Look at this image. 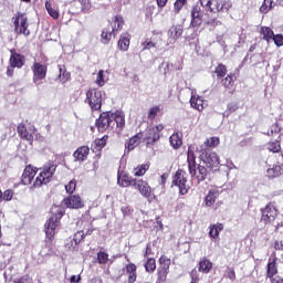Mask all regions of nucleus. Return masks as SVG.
Returning <instances> with one entry per match:
<instances>
[{"mask_svg": "<svg viewBox=\"0 0 283 283\" xmlns=\"http://www.w3.org/2000/svg\"><path fill=\"white\" fill-rule=\"evenodd\" d=\"M56 164L54 161H49L43 165L42 168H34L31 165L24 168L22 174V182L24 185H32L35 189L52 182L54 174H56Z\"/></svg>", "mask_w": 283, "mask_h": 283, "instance_id": "f257e3e1", "label": "nucleus"}, {"mask_svg": "<svg viewBox=\"0 0 283 283\" xmlns=\"http://www.w3.org/2000/svg\"><path fill=\"white\" fill-rule=\"evenodd\" d=\"M65 216V208L63 206L53 205L51 207V217L44 224V248L48 250L46 255H56V228L61 227V218Z\"/></svg>", "mask_w": 283, "mask_h": 283, "instance_id": "f03ea898", "label": "nucleus"}, {"mask_svg": "<svg viewBox=\"0 0 283 283\" xmlns=\"http://www.w3.org/2000/svg\"><path fill=\"white\" fill-rule=\"evenodd\" d=\"M199 3L206 12L216 14L218 12H227L233 8V3L230 0H199Z\"/></svg>", "mask_w": 283, "mask_h": 283, "instance_id": "7ed1b4c3", "label": "nucleus"}, {"mask_svg": "<svg viewBox=\"0 0 283 283\" xmlns=\"http://www.w3.org/2000/svg\"><path fill=\"white\" fill-rule=\"evenodd\" d=\"M13 32L17 36H30V22L28 15L22 12H17L13 18Z\"/></svg>", "mask_w": 283, "mask_h": 283, "instance_id": "20e7f679", "label": "nucleus"}, {"mask_svg": "<svg viewBox=\"0 0 283 283\" xmlns=\"http://www.w3.org/2000/svg\"><path fill=\"white\" fill-rule=\"evenodd\" d=\"M260 211L261 222H263V224H273V222L277 220V216H280V210H277L275 201L268 202L264 208L260 209Z\"/></svg>", "mask_w": 283, "mask_h": 283, "instance_id": "39448f33", "label": "nucleus"}, {"mask_svg": "<svg viewBox=\"0 0 283 283\" xmlns=\"http://www.w3.org/2000/svg\"><path fill=\"white\" fill-rule=\"evenodd\" d=\"M85 103L90 105L92 112L101 111V107H103V92L97 88H90L86 92Z\"/></svg>", "mask_w": 283, "mask_h": 283, "instance_id": "423d86ee", "label": "nucleus"}, {"mask_svg": "<svg viewBox=\"0 0 283 283\" xmlns=\"http://www.w3.org/2000/svg\"><path fill=\"white\" fill-rule=\"evenodd\" d=\"M172 187H178L179 196H187L189 193V185H187V171L178 169L172 176Z\"/></svg>", "mask_w": 283, "mask_h": 283, "instance_id": "0eeeda50", "label": "nucleus"}, {"mask_svg": "<svg viewBox=\"0 0 283 283\" xmlns=\"http://www.w3.org/2000/svg\"><path fill=\"white\" fill-rule=\"evenodd\" d=\"M199 158L205 163L209 169H218L220 165V158L218 157V154L214 151H211V149L208 148H200L199 150Z\"/></svg>", "mask_w": 283, "mask_h": 283, "instance_id": "6e6552de", "label": "nucleus"}, {"mask_svg": "<svg viewBox=\"0 0 283 283\" xmlns=\"http://www.w3.org/2000/svg\"><path fill=\"white\" fill-rule=\"evenodd\" d=\"M159 268L157 269V281L156 283L167 282V275H169V268L171 266V259L167 255H161L158 260Z\"/></svg>", "mask_w": 283, "mask_h": 283, "instance_id": "1a4fd4ad", "label": "nucleus"}, {"mask_svg": "<svg viewBox=\"0 0 283 283\" xmlns=\"http://www.w3.org/2000/svg\"><path fill=\"white\" fill-rule=\"evenodd\" d=\"M164 129H165V125L163 124H158L148 128L147 134L144 137V140L147 147L156 145V143L160 140V132H163Z\"/></svg>", "mask_w": 283, "mask_h": 283, "instance_id": "9d476101", "label": "nucleus"}, {"mask_svg": "<svg viewBox=\"0 0 283 283\" xmlns=\"http://www.w3.org/2000/svg\"><path fill=\"white\" fill-rule=\"evenodd\" d=\"M33 73V83L34 85H41V81H45L48 76V66L45 64H41V62H34L32 67Z\"/></svg>", "mask_w": 283, "mask_h": 283, "instance_id": "9b49d317", "label": "nucleus"}, {"mask_svg": "<svg viewBox=\"0 0 283 283\" xmlns=\"http://www.w3.org/2000/svg\"><path fill=\"white\" fill-rule=\"evenodd\" d=\"M112 123H114V120L112 119V113L104 112L96 119L95 126L97 128V132H99V134H104V132H107V129L112 127Z\"/></svg>", "mask_w": 283, "mask_h": 283, "instance_id": "f8f14e48", "label": "nucleus"}, {"mask_svg": "<svg viewBox=\"0 0 283 283\" xmlns=\"http://www.w3.org/2000/svg\"><path fill=\"white\" fill-rule=\"evenodd\" d=\"M17 132H18V136L22 140H27L28 143H30V145L34 143V132H35L34 126H31L28 130V126H25L24 123H20L17 127Z\"/></svg>", "mask_w": 283, "mask_h": 283, "instance_id": "ddd939ff", "label": "nucleus"}, {"mask_svg": "<svg viewBox=\"0 0 283 283\" xmlns=\"http://www.w3.org/2000/svg\"><path fill=\"white\" fill-rule=\"evenodd\" d=\"M133 187H135V189L139 191L143 198L149 199L151 198V193H154V189H151L149 182H147V180L144 179H136Z\"/></svg>", "mask_w": 283, "mask_h": 283, "instance_id": "4468645a", "label": "nucleus"}, {"mask_svg": "<svg viewBox=\"0 0 283 283\" xmlns=\"http://www.w3.org/2000/svg\"><path fill=\"white\" fill-rule=\"evenodd\" d=\"M190 17V28H200V25L205 23V13L202 12V9L198 6L192 7Z\"/></svg>", "mask_w": 283, "mask_h": 283, "instance_id": "2eb2a0df", "label": "nucleus"}, {"mask_svg": "<svg viewBox=\"0 0 283 283\" xmlns=\"http://www.w3.org/2000/svg\"><path fill=\"white\" fill-rule=\"evenodd\" d=\"M10 59L9 64L12 67H17L18 70H21L23 65H25V55L19 53L17 49H10Z\"/></svg>", "mask_w": 283, "mask_h": 283, "instance_id": "dca6fc26", "label": "nucleus"}, {"mask_svg": "<svg viewBox=\"0 0 283 283\" xmlns=\"http://www.w3.org/2000/svg\"><path fill=\"white\" fill-rule=\"evenodd\" d=\"M66 209H83L85 202L78 195H71L63 200Z\"/></svg>", "mask_w": 283, "mask_h": 283, "instance_id": "f3484780", "label": "nucleus"}, {"mask_svg": "<svg viewBox=\"0 0 283 283\" xmlns=\"http://www.w3.org/2000/svg\"><path fill=\"white\" fill-rule=\"evenodd\" d=\"M277 273H280V270L277 269V259L276 256L273 259L270 258L265 268V277L270 281L275 280Z\"/></svg>", "mask_w": 283, "mask_h": 283, "instance_id": "a211bd4d", "label": "nucleus"}, {"mask_svg": "<svg viewBox=\"0 0 283 283\" xmlns=\"http://www.w3.org/2000/svg\"><path fill=\"white\" fill-rule=\"evenodd\" d=\"M143 138H145V135L143 134V132L135 134L133 137L128 138L125 142V149L128 153L134 151V149H136V147H138V145L143 143Z\"/></svg>", "mask_w": 283, "mask_h": 283, "instance_id": "6ab92c4d", "label": "nucleus"}, {"mask_svg": "<svg viewBox=\"0 0 283 283\" xmlns=\"http://www.w3.org/2000/svg\"><path fill=\"white\" fill-rule=\"evenodd\" d=\"M123 25H125V19L123 15L117 14L112 18V21H109L108 28L113 30L114 32V39L116 38V34L123 30Z\"/></svg>", "mask_w": 283, "mask_h": 283, "instance_id": "aec40b11", "label": "nucleus"}, {"mask_svg": "<svg viewBox=\"0 0 283 283\" xmlns=\"http://www.w3.org/2000/svg\"><path fill=\"white\" fill-rule=\"evenodd\" d=\"M90 156V146H80L74 153L73 158L75 163H85Z\"/></svg>", "mask_w": 283, "mask_h": 283, "instance_id": "412c9836", "label": "nucleus"}, {"mask_svg": "<svg viewBox=\"0 0 283 283\" xmlns=\"http://www.w3.org/2000/svg\"><path fill=\"white\" fill-rule=\"evenodd\" d=\"M128 283H135L138 280V266L135 263H128L125 265Z\"/></svg>", "mask_w": 283, "mask_h": 283, "instance_id": "4be33fe9", "label": "nucleus"}, {"mask_svg": "<svg viewBox=\"0 0 283 283\" xmlns=\"http://www.w3.org/2000/svg\"><path fill=\"white\" fill-rule=\"evenodd\" d=\"M193 149H195L193 146H189L187 151V163H188L189 174H196V167L198 166V164L196 163V153Z\"/></svg>", "mask_w": 283, "mask_h": 283, "instance_id": "5701e85b", "label": "nucleus"}, {"mask_svg": "<svg viewBox=\"0 0 283 283\" xmlns=\"http://www.w3.org/2000/svg\"><path fill=\"white\" fill-rule=\"evenodd\" d=\"M190 176L191 178H196L198 185H200V182H205V180H207L209 171L207 170V167L198 165L195 167V174H190Z\"/></svg>", "mask_w": 283, "mask_h": 283, "instance_id": "b1692460", "label": "nucleus"}, {"mask_svg": "<svg viewBox=\"0 0 283 283\" xmlns=\"http://www.w3.org/2000/svg\"><path fill=\"white\" fill-rule=\"evenodd\" d=\"M129 45H132V34L127 32L123 33L117 42L118 50L120 52H127V50H129Z\"/></svg>", "mask_w": 283, "mask_h": 283, "instance_id": "393cba45", "label": "nucleus"}, {"mask_svg": "<svg viewBox=\"0 0 283 283\" xmlns=\"http://www.w3.org/2000/svg\"><path fill=\"white\" fill-rule=\"evenodd\" d=\"M136 182V178L128 176L127 172L118 174L117 176V184L119 187H134Z\"/></svg>", "mask_w": 283, "mask_h": 283, "instance_id": "a878e982", "label": "nucleus"}, {"mask_svg": "<svg viewBox=\"0 0 283 283\" xmlns=\"http://www.w3.org/2000/svg\"><path fill=\"white\" fill-rule=\"evenodd\" d=\"M218 198H220V190H218V188L210 189L205 198L206 207H213Z\"/></svg>", "mask_w": 283, "mask_h": 283, "instance_id": "bb28decb", "label": "nucleus"}, {"mask_svg": "<svg viewBox=\"0 0 283 283\" xmlns=\"http://www.w3.org/2000/svg\"><path fill=\"white\" fill-rule=\"evenodd\" d=\"M213 269V262L211 260L207 259V256H203L198 262V271L199 273H211V270Z\"/></svg>", "mask_w": 283, "mask_h": 283, "instance_id": "cd10ccee", "label": "nucleus"}, {"mask_svg": "<svg viewBox=\"0 0 283 283\" xmlns=\"http://www.w3.org/2000/svg\"><path fill=\"white\" fill-rule=\"evenodd\" d=\"M237 78L235 73H229L226 77H222L221 85L224 90H233Z\"/></svg>", "mask_w": 283, "mask_h": 283, "instance_id": "c85d7f7f", "label": "nucleus"}, {"mask_svg": "<svg viewBox=\"0 0 283 283\" xmlns=\"http://www.w3.org/2000/svg\"><path fill=\"white\" fill-rule=\"evenodd\" d=\"M259 33L266 43H271V41H273V36H275V32H273V29L270 27H261Z\"/></svg>", "mask_w": 283, "mask_h": 283, "instance_id": "c756f323", "label": "nucleus"}, {"mask_svg": "<svg viewBox=\"0 0 283 283\" xmlns=\"http://www.w3.org/2000/svg\"><path fill=\"white\" fill-rule=\"evenodd\" d=\"M111 118L119 129H125V114L122 112L111 113Z\"/></svg>", "mask_w": 283, "mask_h": 283, "instance_id": "7c9ffc66", "label": "nucleus"}, {"mask_svg": "<svg viewBox=\"0 0 283 283\" xmlns=\"http://www.w3.org/2000/svg\"><path fill=\"white\" fill-rule=\"evenodd\" d=\"M224 224L218 222L216 224L209 226V235L213 240H218L220 238V231H223Z\"/></svg>", "mask_w": 283, "mask_h": 283, "instance_id": "2f4dec72", "label": "nucleus"}, {"mask_svg": "<svg viewBox=\"0 0 283 283\" xmlns=\"http://www.w3.org/2000/svg\"><path fill=\"white\" fill-rule=\"evenodd\" d=\"M190 105L197 112H202L205 109V99L201 96L192 95L190 97Z\"/></svg>", "mask_w": 283, "mask_h": 283, "instance_id": "473e14b6", "label": "nucleus"}, {"mask_svg": "<svg viewBox=\"0 0 283 283\" xmlns=\"http://www.w3.org/2000/svg\"><path fill=\"white\" fill-rule=\"evenodd\" d=\"M281 176H282V166L280 165L270 166V168H268L266 170V177L270 178V180L280 178Z\"/></svg>", "mask_w": 283, "mask_h": 283, "instance_id": "72a5a7b5", "label": "nucleus"}, {"mask_svg": "<svg viewBox=\"0 0 283 283\" xmlns=\"http://www.w3.org/2000/svg\"><path fill=\"white\" fill-rule=\"evenodd\" d=\"M169 143L172 149H180L182 147V133H174L169 137Z\"/></svg>", "mask_w": 283, "mask_h": 283, "instance_id": "f704fd0d", "label": "nucleus"}, {"mask_svg": "<svg viewBox=\"0 0 283 283\" xmlns=\"http://www.w3.org/2000/svg\"><path fill=\"white\" fill-rule=\"evenodd\" d=\"M184 29L180 24L172 25L168 30V36L169 39H172V41H177V39H180L182 36Z\"/></svg>", "mask_w": 283, "mask_h": 283, "instance_id": "c9c22d12", "label": "nucleus"}, {"mask_svg": "<svg viewBox=\"0 0 283 283\" xmlns=\"http://www.w3.org/2000/svg\"><path fill=\"white\" fill-rule=\"evenodd\" d=\"M57 70H59V75L57 78L61 83H67V81H70V78H72V74L70 72H67V67H65V65H57Z\"/></svg>", "mask_w": 283, "mask_h": 283, "instance_id": "e433bc0d", "label": "nucleus"}, {"mask_svg": "<svg viewBox=\"0 0 283 283\" xmlns=\"http://www.w3.org/2000/svg\"><path fill=\"white\" fill-rule=\"evenodd\" d=\"M218 145H220V137L213 136V137L207 138L203 142L201 149H216V147H218Z\"/></svg>", "mask_w": 283, "mask_h": 283, "instance_id": "4c0bfd02", "label": "nucleus"}, {"mask_svg": "<svg viewBox=\"0 0 283 283\" xmlns=\"http://www.w3.org/2000/svg\"><path fill=\"white\" fill-rule=\"evenodd\" d=\"M112 36H114L113 29H111L109 27L103 29L101 34L102 43H104V45H107L109 41H112Z\"/></svg>", "mask_w": 283, "mask_h": 283, "instance_id": "58836bf2", "label": "nucleus"}, {"mask_svg": "<svg viewBox=\"0 0 283 283\" xmlns=\"http://www.w3.org/2000/svg\"><path fill=\"white\" fill-rule=\"evenodd\" d=\"M205 25L209 28L210 32H213V30L222 25V21L218 20V18L205 19Z\"/></svg>", "mask_w": 283, "mask_h": 283, "instance_id": "ea45409f", "label": "nucleus"}, {"mask_svg": "<svg viewBox=\"0 0 283 283\" xmlns=\"http://www.w3.org/2000/svg\"><path fill=\"white\" fill-rule=\"evenodd\" d=\"M147 171H149V164H142L134 169V176L140 178L142 176H145Z\"/></svg>", "mask_w": 283, "mask_h": 283, "instance_id": "a19ab883", "label": "nucleus"}, {"mask_svg": "<svg viewBox=\"0 0 283 283\" xmlns=\"http://www.w3.org/2000/svg\"><path fill=\"white\" fill-rule=\"evenodd\" d=\"M259 10L261 14H269L273 10V0H263Z\"/></svg>", "mask_w": 283, "mask_h": 283, "instance_id": "79ce46f5", "label": "nucleus"}, {"mask_svg": "<svg viewBox=\"0 0 283 283\" xmlns=\"http://www.w3.org/2000/svg\"><path fill=\"white\" fill-rule=\"evenodd\" d=\"M144 269H145L146 273H154V271H156V259L147 258V260L144 264Z\"/></svg>", "mask_w": 283, "mask_h": 283, "instance_id": "37998d69", "label": "nucleus"}, {"mask_svg": "<svg viewBox=\"0 0 283 283\" xmlns=\"http://www.w3.org/2000/svg\"><path fill=\"white\" fill-rule=\"evenodd\" d=\"M227 65L219 63L216 67H214V74L217 76V78H224V76H227Z\"/></svg>", "mask_w": 283, "mask_h": 283, "instance_id": "c03bdc74", "label": "nucleus"}, {"mask_svg": "<svg viewBox=\"0 0 283 283\" xmlns=\"http://www.w3.org/2000/svg\"><path fill=\"white\" fill-rule=\"evenodd\" d=\"M107 140H109L108 135H104L102 138H96L94 140L95 149H97V151H101V149H103L107 145Z\"/></svg>", "mask_w": 283, "mask_h": 283, "instance_id": "a18cd8bd", "label": "nucleus"}, {"mask_svg": "<svg viewBox=\"0 0 283 283\" xmlns=\"http://www.w3.org/2000/svg\"><path fill=\"white\" fill-rule=\"evenodd\" d=\"M268 149L272 154H280V151H282V144L280 143V140L270 142L268 143Z\"/></svg>", "mask_w": 283, "mask_h": 283, "instance_id": "49530a36", "label": "nucleus"}, {"mask_svg": "<svg viewBox=\"0 0 283 283\" xmlns=\"http://www.w3.org/2000/svg\"><path fill=\"white\" fill-rule=\"evenodd\" d=\"M161 112V108L160 106H153L149 108L148 111V120H155L156 119V116H158V114H160Z\"/></svg>", "mask_w": 283, "mask_h": 283, "instance_id": "de8ad7c7", "label": "nucleus"}, {"mask_svg": "<svg viewBox=\"0 0 283 283\" xmlns=\"http://www.w3.org/2000/svg\"><path fill=\"white\" fill-rule=\"evenodd\" d=\"M45 8H46V12H49L50 17H52V19H59L60 13L59 10L52 8V3H50V1L45 2Z\"/></svg>", "mask_w": 283, "mask_h": 283, "instance_id": "09e8293b", "label": "nucleus"}, {"mask_svg": "<svg viewBox=\"0 0 283 283\" xmlns=\"http://www.w3.org/2000/svg\"><path fill=\"white\" fill-rule=\"evenodd\" d=\"M97 262L98 264H107L109 262V254L103 251L97 252Z\"/></svg>", "mask_w": 283, "mask_h": 283, "instance_id": "8fccbe9b", "label": "nucleus"}, {"mask_svg": "<svg viewBox=\"0 0 283 283\" xmlns=\"http://www.w3.org/2000/svg\"><path fill=\"white\" fill-rule=\"evenodd\" d=\"M187 6V0H176L174 3V12L175 14H179L180 10Z\"/></svg>", "mask_w": 283, "mask_h": 283, "instance_id": "3c124183", "label": "nucleus"}, {"mask_svg": "<svg viewBox=\"0 0 283 283\" xmlns=\"http://www.w3.org/2000/svg\"><path fill=\"white\" fill-rule=\"evenodd\" d=\"M95 83L98 85V87H103L105 85V71H98Z\"/></svg>", "mask_w": 283, "mask_h": 283, "instance_id": "603ef678", "label": "nucleus"}, {"mask_svg": "<svg viewBox=\"0 0 283 283\" xmlns=\"http://www.w3.org/2000/svg\"><path fill=\"white\" fill-rule=\"evenodd\" d=\"M143 50H151V48H156V43L154 38H147L143 43H142Z\"/></svg>", "mask_w": 283, "mask_h": 283, "instance_id": "864d4df0", "label": "nucleus"}, {"mask_svg": "<svg viewBox=\"0 0 283 283\" xmlns=\"http://www.w3.org/2000/svg\"><path fill=\"white\" fill-rule=\"evenodd\" d=\"M14 198V190L12 189H7L2 192V201L4 202H10Z\"/></svg>", "mask_w": 283, "mask_h": 283, "instance_id": "5fc2aeb1", "label": "nucleus"}, {"mask_svg": "<svg viewBox=\"0 0 283 283\" xmlns=\"http://www.w3.org/2000/svg\"><path fill=\"white\" fill-rule=\"evenodd\" d=\"M65 191L70 196L76 191V179H72L66 186H65Z\"/></svg>", "mask_w": 283, "mask_h": 283, "instance_id": "6e6d98bb", "label": "nucleus"}, {"mask_svg": "<svg viewBox=\"0 0 283 283\" xmlns=\"http://www.w3.org/2000/svg\"><path fill=\"white\" fill-rule=\"evenodd\" d=\"M190 276V283H200V274H198V270L193 269L189 273Z\"/></svg>", "mask_w": 283, "mask_h": 283, "instance_id": "4d7b16f0", "label": "nucleus"}, {"mask_svg": "<svg viewBox=\"0 0 283 283\" xmlns=\"http://www.w3.org/2000/svg\"><path fill=\"white\" fill-rule=\"evenodd\" d=\"M83 240H85V232L83 231H77L73 237V241L75 242V244H81Z\"/></svg>", "mask_w": 283, "mask_h": 283, "instance_id": "13d9d810", "label": "nucleus"}, {"mask_svg": "<svg viewBox=\"0 0 283 283\" xmlns=\"http://www.w3.org/2000/svg\"><path fill=\"white\" fill-rule=\"evenodd\" d=\"M272 41L274 42L276 48H282L283 46V34H281V33L274 34V36L272 38Z\"/></svg>", "mask_w": 283, "mask_h": 283, "instance_id": "bf43d9fd", "label": "nucleus"}, {"mask_svg": "<svg viewBox=\"0 0 283 283\" xmlns=\"http://www.w3.org/2000/svg\"><path fill=\"white\" fill-rule=\"evenodd\" d=\"M282 132V128L280 127V124L274 123L270 127V132L268 133V136H273V134H280Z\"/></svg>", "mask_w": 283, "mask_h": 283, "instance_id": "052dcab7", "label": "nucleus"}, {"mask_svg": "<svg viewBox=\"0 0 283 283\" xmlns=\"http://www.w3.org/2000/svg\"><path fill=\"white\" fill-rule=\"evenodd\" d=\"M84 227H86V231L84 232V237L87 238V235H92L95 231L94 224L92 222L86 221Z\"/></svg>", "mask_w": 283, "mask_h": 283, "instance_id": "680f3d73", "label": "nucleus"}, {"mask_svg": "<svg viewBox=\"0 0 283 283\" xmlns=\"http://www.w3.org/2000/svg\"><path fill=\"white\" fill-rule=\"evenodd\" d=\"M78 3H81L83 12L92 9V2L90 0H78Z\"/></svg>", "mask_w": 283, "mask_h": 283, "instance_id": "e2e57ef3", "label": "nucleus"}, {"mask_svg": "<svg viewBox=\"0 0 283 283\" xmlns=\"http://www.w3.org/2000/svg\"><path fill=\"white\" fill-rule=\"evenodd\" d=\"M31 282H32V279L30 277L29 274H24L13 281V283H31Z\"/></svg>", "mask_w": 283, "mask_h": 283, "instance_id": "0e129e2a", "label": "nucleus"}, {"mask_svg": "<svg viewBox=\"0 0 283 283\" xmlns=\"http://www.w3.org/2000/svg\"><path fill=\"white\" fill-rule=\"evenodd\" d=\"M144 258H149V255H154V250L151 249V243H147L144 250Z\"/></svg>", "mask_w": 283, "mask_h": 283, "instance_id": "69168bd1", "label": "nucleus"}, {"mask_svg": "<svg viewBox=\"0 0 283 283\" xmlns=\"http://www.w3.org/2000/svg\"><path fill=\"white\" fill-rule=\"evenodd\" d=\"M239 106L237 103H229L228 104V112H230V114H233V112H238Z\"/></svg>", "mask_w": 283, "mask_h": 283, "instance_id": "338daca9", "label": "nucleus"}, {"mask_svg": "<svg viewBox=\"0 0 283 283\" xmlns=\"http://www.w3.org/2000/svg\"><path fill=\"white\" fill-rule=\"evenodd\" d=\"M270 283H283V277L277 275L275 279L271 280Z\"/></svg>", "mask_w": 283, "mask_h": 283, "instance_id": "774afa93", "label": "nucleus"}]
</instances>
